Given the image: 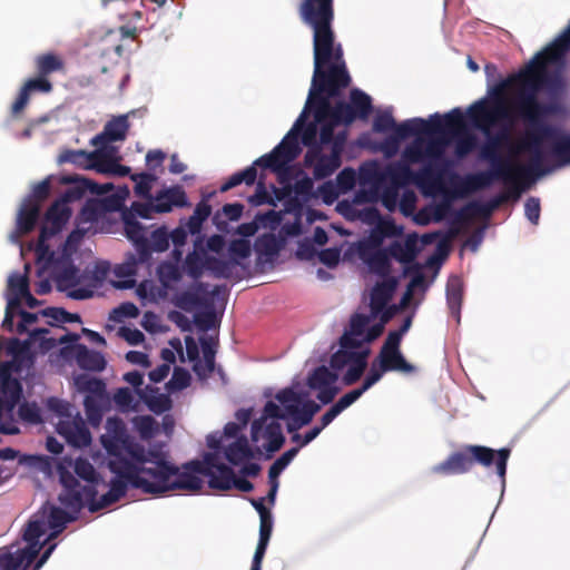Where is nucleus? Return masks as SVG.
Returning a JSON list of instances; mask_svg holds the SVG:
<instances>
[{"mask_svg":"<svg viewBox=\"0 0 570 570\" xmlns=\"http://www.w3.org/2000/svg\"><path fill=\"white\" fill-rule=\"evenodd\" d=\"M569 50L570 39L558 38L535 53L519 72L489 87L488 97L473 102L466 110L471 125L483 134H489L501 122L513 125L517 119H522L527 128L513 148L515 151H529V163L542 174L548 173L542 145L546 140L552 142L560 131L547 119L564 116L567 108L558 100L541 102L538 94L542 89L552 96L562 91L561 73L550 72L548 68H562Z\"/></svg>","mask_w":570,"mask_h":570,"instance_id":"nucleus-1","label":"nucleus"},{"mask_svg":"<svg viewBox=\"0 0 570 570\" xmlns=\"http://www.w3.org/2000/svg\"><path fill=\"white\" fill-rule=\"evenodd\" d=\"M298 14L313 31L314 73L307 107L314 106V118L320 122L331 118L345 126L367 119L373 110L372 99L361 89L350 91L348 102L331 104V98L340 96L351 83L342 45L335 42L334 0H301Z\"/></svg>","mask_w":570,"mask_h":570,"instance_id":"nucleus-2","label":"nucleus"},{"mask_svg":"<svg viewBox=\"0 0 570 570\" xmlns=\"http://www.w3.org/2000/svg\"><path fill=\"white\" fill-rule=\"evenodd\" d=\"M128 453L131 459L142 464L145 478H138L137 470L128 463L118 466L119 472L132 480V488L144 493L161 495L164 493L181 490L197 492L203 488V480L197 472L187 470L185 464L183 471L167 460V454L161 450H146L141 445H130Z\"/></svg>","mask_w":570,"mask_h":570,"instance_id":"nucleus-3","label":"nucleus"},{"mask_svg":"<svg viewBox=\"0 0 570 570\" xmlns=\"http://www.w3.org/2000/svg\"><path fill=\"white\" fill-rule=\"evenodd\" d=\"M314 110V106L307 107L305 104L304 110L296 119L292 129L285 135L282 141L269 153L263 155L254 161L252 166H248L244 170L233 174L219 188L222 193H225L240 184L250 186L255 183L257 177L256 166L261 168L271 169L274 173H281L284 170L289 163L295 160L301 154V147L298 136L301 135L302 144L308 149L314 147H321L317 142V122L313 121L305 124L307 111Z\"/></svg>","mask_w":570,"mask_h":570,"instance_id":"nucleus-4","label":"nucleus"},{"mask_svg":"<svg viewBox=\"0 0 570 570\" xmlns=\"http://www.w3.org/2000/svg\"><path fill=\"white\" fill-rule=\"evenodd\" d=\"M304 396L305 394L297 393L291 387L281 390L275 399L282 404L283 410L276 403L268 401L264 406V416L252 423V440L258 442L267 417L288 420L287 431L289 433L309 424L321 410V405L312 400L304 401Z\"/></svg>","mask_w":570,"mask_h":570,"instance_id":"nucleus-5","label":"nucleus"},{"mask_svg":"<svg viewBox=\"0 0 570 570\" xmlns=\"http://www.w3.org/2000/svg\"><path fill=\"white\" fill-rule=\"evenodd\" d=\"M510 455L509 448L493 450L484 445L466 444L452 452L443 462L435 464L432 472L443 476L456 475L470 472L476 463L484 468L494 463L497 474L504 484Z\"/></svg>","mask_w":570,"mask_h":570,"instance_id":"nucleus-6","label":"nucleus"},{"mask_svg":"<svg viewBox=\"0 0 570 570\" xmlns=\"http://www.w3.org/2000/svg\"><path fill=\"white\" fill-rule=\"evenodd\" d=\"M489 170L469 175L465 179L466 189L478 191L488 188L494 181H502L508 191L503 195L509 198L518 199L525 188V184L534 177L543 174L532 164L522 165L513 159H502L499 163L489 161Z\"/></svg>","mask_w":570,"mask_h":570,"instance_id":"nucleus-7","label":"nucleus"},{"mask_svg":"<svg viewBox=\"0 0 570 570\" xmlns=\"http://www.w3.org/2000/svg\"><path fill=\"white\" fill-rule=\"evenodd\" d=\"M464 128V116L455 108L444 116L434 114L429 120L423 118L407 119L396 127V132L387 137L382 149L387 156H393L399 148V142L410 136L423 137L433 134H459Z\"/></svg>","mask_w":570,"mask_h":570,"instance_id":"nucleus-8","label":"nucleus"},{"mask_svg":"<svg viewBox=\"0 0 570 570\" xmlns=\"http://www.w3.org/2000/svg\"><path fill=\"white\" fill-rule=\"evenodd\" d=\"M429 139L415 137V139L403 150V157L410 163H422L425 158H440L450 140L456 138L455 153L459 157L470 154L475 145V137L466 132V124L459 134H433L428 135Z\"/></svg>","mask_w":570,"mask_h":570,"instance_id":"nucleus-9","label":"nucleus"},{"mask_svg":"<svg viewBox=\"0 0 570 570\" xmlns=\"http://www.w3.org/2000/svg\"><path fill=\"white\" fill-rule=\"evenodd\" d=\"M45 533L41 521H29L23 530L22 538L28 543L14 552L9 550L0 551V570H26L38 557L42 544L40 537Z\"/></svg>","mask_w":570,"mask_h":570,"instance_id":"nucleus-10","label":"nucleus"},{"mask_svg":"<svg viewBox=\"0 0 570 570\" xmlns=\"http://www.w3.org/2000/svg\"><path fill=\"white\" fill-rule=\"evenodd\" d=\"M71 216V209L60 198L47 209L36 245L37 259L53 261L55 252L48 240L60 233Z\"/></svg>","mask_w":570,"mask_h":570,"instance_id":"nucleus-11","label":"nucleus"},{"mask_svg":"<svg viewBox=\"0 0 570 570\" xmlns=\"http://www.w3.org/2000/svg\"><path fill=\"white\" fill-rule=\"evenodd\" d=\"M128 463L135 470H137L138 478H145V473H142V464L138 463L136 460H128L127 458H111L108 463L109 470L116 474V478L111 479L109 483V491L102 494L99 499H91L89 511L97 512L99 510L106 509L111 504L119 501L127 492L128 487L132 488V480L128 476H125L121 472H119L118 466L121 463Z\"/></svg>","mask_w":570,"mask_h":570,"instance_id":"nucleus-12","label":"nucleus"},{"mask_svg":"<svg viewBox=\"0 0 570 570\" xmlns=\"http://www.w3.org/2000/svg\"><path fill=\"white\" fill-rule=\"evenodd\" d=\"M62 490L58 497L61 505L73 514H78L86 505L89 508L91 499L97 497L98 490L94 484H81L69 471H60Z\"/></svg>","mask_w":570,"mask_h":570,"instance_id":"nucleus-13","label":"nucleus"},{"mask_svg":"<svg viewBox=\"0 0 570 570\" xmlns=\"http://www.w3.org/2000/svg\"><path fill=\"white\" fill-rule=\"evenodd\" d=\"M498 126H501V129L497 134L491 135V131L484 134L487 140L480 148L481 159L499 163L502 159H512V157L529 154V151H515L513 148L517 139L513 140L511 137L512 125L501 122ZM490 130H492V128Z\"/></svg>","mask_w":570,"mask_h":570,"instance_id":"nucleus-14","label":"nucleus"},{"mask_svg":"<svg viewBox=\"0 0 570 570\" xmlns=\"http://www.w3.org/2000/svg\"><path fill=\"white\" fill-rule=\"evenodd\" d=\"M187 470L208 478V485L214 490L228 491L233 488L234 471L230 466L218 462L213 453H207L203 461L193 460L185 463Z\"/></svg>","mask_w":570,"mask_h":570,"instance_id":"nucleus-15","label":"nucleus"},{"mask_svg":"<svg viewBox=\"0 0 570 570\" xmlns=\"http://www.w3.org/2000/svg\"><path fill=\"white\" fill-rule=\"evenodd\" d=\"M343 151V138H338L331 149L330 155L322 153V147H314L307 149L304 156V165L313 167V175L315 179H324L340 168L342 160L341 155Z\"/></svg>","mask_w":570,"mask_h":570,"instance_id":"nucleus-16","label":"nucleus"},{"mask_svg":"<svg viewBox=\"0 0 570 570\" xmlns=\"http://www.w3.org/2000/svg\"><path fill=\"white\" fill-rule=\"evenodd\" d=\"M60 183L68 185L62 196L60 197L66 204H70L83 198L87 194L105 195L112 190V184H97L89 179L81 178L78 175H63Z\"/></svg>","mask_w":570,"mask_h":570,"instance_id":"nucleus-17","label":"nucleus"},{"mask_svg":"<svg viewBox=\"0 0 570 570\" xmlns=\"http://www.w3.org/2000/svg\"><path fill=\"white\" fill-rule=\"evenodd\" d=\"M402 158L404 161L390 165L386 168L385 176L389 178L390 185L400 188L411 181L425 185L434 179L435 175L431 165L424 166L421 170L414 173L410 167L412 163L407 161L403 156Z\"/></svg>","mask_w":570,"mask_h":570,"instance_id":"nucleus-18","label":"nucleus"},{"mask_svg":"<svg viewBox=\"0 0 570 570\" xmlns=\"http://www.w3.org/2000/svg\"><path fill=\"white\" fill-rule=\"evenodd\" d=\"M375 360L381 364L382 372L413 374L417 371L416 366L404 357L401 351V343L389 338H385Z\"/></svg>","mask_w":570,"mask_h":570,"instance_id":"nucleus-19","label":"nucleus"},{"mask_svg":"<svg viewBox=\"0 0 570 570\" xmlns=\"http://www.w3.org/2000/svg\"><path fill=\"white\" fill-rule=\"evenodd\" d=\"M22 397V385L14 380H7L0 383V433L3 434H16L18 428L12 421L4 423L2 421L3 412H7L10 416L14 407L19 404Z\"/></svg>","mask_w":570,"mask_h":570,"instance_id":"nucleus-20","label":"nucleus"},{"mask_svg":"<svg viewBox=\"0 0 570 570\" xmlns=\"http://www.w3.org/2000/svg\"><path fill=\"white\" fill-rule=\"evenodd\" d=\"M42 262L45 267H52L56 272L57 288L61 292H67L71 287L80 284L79 269L73 265L72 258L65 259L61 254H56L53 261L38 259Z\"/></svg>","mask_w":570,"mask_h":570,"instance_id":"nucleus-21","label":"nucleus"},{"mask_svg":"<svg viewBox=\"0 0 570 570\" xmlns=\"http://www.w3.org/2000/svg\"><path fill=\"white\" fill-rule=\"evenodd\" d=\"M122 220L125 235L134 244L138 261L148 263L150 261L148 228L140 224L132 214H122Z\"/></svg>","mask_w":570,"mask_h":570,"instance_id":"nucleus-22","label":"nucleus"},{"mask_svg":"<svg viewBox=\"0 0 570 570\" xmlns=\"http://www.w3.org/2000/svg\"><path fill=\"white\" fill-rule=\"evenodd\" d=\"M57 432L66 441L77 448L88 446L91 443V434L80 414L75 417L61 420L57 424Z\"/></svg>","mask_w":570,"mask_h":570,"instance_id":"nucleus-23","label":"nucleus"},{"mask_svg":"<svg viewBox=\"0 0 570 570\" xmlns=\"http://www.w3.org/2000/svg\"><path fill=\"white\" fill-rule=\"evenodd\" d=\"M207 288L208 285L206 283L197 282L188 289L177 293L173 298V303L185 312H191L197 307H212Z\"/></svg>","mask_w":570,"mask_h":570,"instance_id":"nucleus-24","label":"nucleus"},{"mask_svg":"<svg viewBox=\"0 0 570 570\" xmlns=\"http://www.w3.org/2000/svg\"><path fill=\"white\" fill-rule=\"evenodd\" d=\"M107 433L100 436V443L112 458H124L121 445L126 441V426L118 416L108 417L105 424Z\"/></svg>","mask_w":570,"mask_h":570,"instance_id":"nucleus-25","label":"nucleus"},{"mask_svg":"<svg viewBox=\"0 0 570 570\" xmlns=\"http://www.w3.org/2000/svg\"><path fill=\"white\" fill-rule=\"evenodd\" d=\"M51 90L52 83L46 77L37 73V77L28 79L20 89L17 99L11 106V114L13 116L21 114L29 104L32 92L48 94Z\"/></svg>","mask_w":570,"mask_h":570,"instance_id":"nucleus-26","label":"nucleus"},{"mask_svg":"<svg viewBox=\"0 0 570 570\" xmlns=\"http://www.w3.org/2000/svg\"><path fill=\"white\" fill-rule=\"evenodd\" d=\"M129 129L127 115H120L109 120L104 130L91 139L94 146H105L111 141H121L126 139Z\"/></svg>","mask_w":570,"mask_h":570,"instance_id":"nucleus-27","label":"nucleus"},{"mask_svg":"<svg viewBox=\"0 0 570 570\" xmlns=\"http://www.w3.org/2000/svg\"><path fill=\"white\" fill-rule=\"evenodd\" d=\"M507 200V195H499L497 198L491 200L489 206H483L478 203H469L454 213L452 225H459L462 227L476 216H489L493 209Z\"/></svg>","mask_w":570,"mask_h":570,"instance_id":"nucleus-28","label":"nucleus"},{"mask_svg":"<svg viewBox=\"0 0 570 570\" xmlns=\"http://www.w3.org/2000/svg\"><path fill=\"white\" fill-rule=\"evenodd\" d=\"M156 212L159 214L169 213L174 207L189 206L186 193L179 185L159 190L156 196Z\"/></svg>","mask_w":570,"mask_h":570,"instance_id":"nucleus-29","label":"nucleus"},{"mask_svg":"<svg viewBox=\"0 0 570 570\" xmlns=\"http://www.w3.org/2000/svg\"><path fill=\"white\" fill-rule=\"evenodd\" d=\"M397 282L394 277H389L375 284L371 291L370 308L373 316H377L391 301L396 288Z\"/></svg>","mask_w":570,"mask_h":570,"instance_id":"nucleus-30","label":"nucleus"},{"mask_svg":"<svg viewBox=\"0 0 570 570\" xmlns=\"http://www.w3.org/2000/svg\"><path fill=\"white\" fill-rule=\"evenodd\" d=\"M205 249L202 246V238L199 237L194 244V250L188 253L183 268L186 274L193 279H199L204 271L207 269V257Z\"/></svg>","mask_w":570,"mask_h":570,"instance_id":"nucleus-31","label":"nucleus"},{"mask_svg":"<svg viewBox=\"0 0 570 570\" xmlns=\"http://www.w3.org/2000/svg\"><path fill=\"white\" fill-rule=\"evenodd\" d=\"M370 323V317L365 314L356 313L350 320V330L346 331L340 338L342 347H360L362 344V336Z\"/></svg>","mask_w":570,"mask_h":570,"instance_id":"nucleus-32","label":"nucleus"},{"mask_svg":"<svg viewBox=\"0 0 570 570\" xmlns=\"http://www.w3.org/2000/svg\"><path fill=\"white\" fill-rule=\"evenodd\" d=\"M77 364L88 371L100 372L106 366L105 357L97 351L89 350L85 344H77L75 347Z\"/></svg>","mask_w":570,"mask_h":570,"instance_id":"nucleus-33","label":"nucleus"},{"mask_svg":"<svg viewBox=\"0 0 570 570\" xmlns=\"http://www.w3.org/2000/svg\"><path fill=\"white\" fill-rule=\"evenodd\" d=\"M40 215V205L36 202L27 200L20 208L17 217V232L20 235L29 234L33 230Z\"/></svg>","mask_w":570,"mask_h":570,"instance_id":"nucleus-34","label":"nucleus"},{"mask_svg":"<svg viewBox=\"0 0 570 570\" xmlns=\"http://www.w3.org/2000/svg\"><path fill=\"white\" fill-rule=\"evenodd\" d=\"M391 257L403 264L412 263L417 255L416 236H409L404 243L393 242L389 247Z\"/></svg>","mask_w":570,"mask_h":570,"instance_id":"nucleus-35","label":"nucleus"},{"mask_svg":"<svg viewBox=\"0 0 570 570\" xmlns=\"http://www.w3.org/2000/svg\"><path fill=\"white\" fill-rule=\"evenodd\" d=\"M463 299V283L462 279L454 275L451 276L446 284V303L451 314L460 321V312Z\"/></svg>","mask_w":570,"mask_h":570,"instance_id":"nucleus-36","label":"nucleus"},{"mask_svg":"<svg viewBox=\"0 0 570 570\" xmlns=\"http://www.w3.org/2000/svg\"><path fill=\"white\" fill-rule=\"evenodd\" d=\"M253 451L248 444L247 438L242 435L225 449V458L233 465H239L246 460L253 458Z\"/></svg>","mask_w":570,"mask_h":570,"instance_id":"nucleus-37","label":"nucleus"},{"mask_svg":"<svg viewBox=\"0 0 570 570\" xmlns=\"http://www.w3.org/2000/svg\"><path fill=\"white\" fill-rule=\"evenodd\" d=\"M35 66L38 75L48 77L49 75L65 69L63 59L53 52L38 55L35 59Z\"/></svg>","mask_w":570,"mask_h":570,"instance_id":"nucleus-38","label":"nucleus"},{"mask_svg":"<svg viewBox=\"0 0 570 570\" xmlns=\"http://www.w3.org/2000/svg\"><path fill=\"white\" fill-rule=\"evenodd\" d=\"M370 350L360 351L355 358L347 365L348 368L343 375V383L346 386L355 384L364 374L367 367Z\"/></svg>","mask_w":570,"mask_h":570,"instance_id":"nucleus-39","label":"nucleus"},{"mask_svg":"<svg viewBox=\"0 0 570 570\" xmlns=\"http://www.w3.org/2000/svg\"><path fill=\"white\" fill-rule=\"evenodd\" d=\"M550 155L558 166L570 165V135L559 131L550 145Z\"/></svg>","mask_w":570,"mask_h":570,"instance_id":"nucleus-40","label":"nucleus"},{"mask_svg":"<svg viewBox=\"0 0 570 570\" xmlns=\"http://www.w3.org/2000/svg\"><path fill=\"white\" fill-rule=\"evenodd\" d=\"M214 340L212 337H202L200 338V345L203 350V356H204V365L198 363L195 364L194 371L198 375H209L214 372L215 368V354L216 351L214 348Z\"/></svg>","mask_w":570,"mask_h":570,"instance_id":"nucleus-41","label":"nucleus"},{"mask_svg":"<svg viewBox=\"0 0 570 570\" xmlns=\"http://www.w3.org/2000/svg\"><path fill=\"white\" fill-rule=\"evenodd\" d=\"M261 433L263 434L262 436L267 440V443L264 445L267 452L274 453L278 451L285 442L282 425L276 421L266 425L264 424Z\"/></svg>","mask_w":570,"mask_h":570,"instance_id":"nucleus-42","label":"nucleus"},{"mask_svg":"<svg viewBox=\"0 0 570 570\" xmlns=\"http://www.w3.org/2000/svg\"><path fill=\"white\" fill-rule=\"evenodd\" d=\"M337 380V373L331 371L325 365H321L309 373L307 377V386L311 390H317L331 384H335Z\"/></svg>","mask_w":570,"mask_h":570,"instance_id":"nucleus-43","label":"nucleus"},{"mask_svg":"<svg viewBox=\"0 0 570 570\" xmlns=\"http://www.w3.org/2000/svg\"><path fill=\"white\" fill-rule=\"evenodd\" d=\"M88 169H95L100 174L112 171L114 160L111 153L105 149H96L89 153Z\"/></svg>","mask_w":570,"mask_h":570,"instance_id":"nucleus-44","label":"nucleus"},{"mask_svg":"<svg viewBox=\"0 0 570 570\" xmlns=\"http://www.w3.org/2000/svg\"><path fill=\"white\" fill-rule=\"evenodd\" d=\"M76 385L79 391L87 393L86 396L106 397V384L100 379L79 375Z\"/></svg>","mask_w":570,"mask_h":570,"instance_id":"nucleus-45","label":"nucleus"},{"mask_svg":"<svg viewBox=\"0 0 570 570\" xmlns=\"http://www.w3.org/2000/svg\"><path fill=\"white\" fill-rule=\"evenodd\" d=\"M105 399L106 397L85 396V412L92 428H98L102 421V402Z\"/></svg>","mask_w":570,"mask_h":570,"instance_id":"nucleus-46","label":"nucleus"},{"mask_svg":"<svg viewBox=\"0 0 570 570\" xmlns=\"http://www.w3.org/2000/svg\"><path fill=\"white\" fill-rule=\"evenodd\" d=\"M390 257L389 248L379 249L368 257L367 264L375 274L386 276L391 268Z\"/></svg>","mask_w":570,"mask_h":570,"instance_id":"nucleus-47","label":"nucleus"},{"mask_svg":"<svg viewBox=\"0 0 570 570\" xmlns=\"http://www.w3.org/2000/svg\"><path fill=\"white\" fill-rule=\"evenodd\" d=\"M238 264V261H225L215 256L207 257V271L216 278H228L232 275L233 267Z\"/></svg>","mask_w":570,"mask_h":570,"instance_id":"nucleus-48","label":"nucleus"},{"mask_svg":"<svg viewBox=\"0 0 570 570\" xmlns=\"http://www.w3.org/2000/svg\"><path fill=\"white\" fill-rule=\"evenodd\" d=\"M149 254L163 253L169 248V232L166 226L157 227L148 237Z\"/></svg>","mask_w":570,"mask_h":570,"instance_id":"nucleus-49","label":"nucleus"},{"mask_svg":"<svg viewBox=\"0 0 570 570\" xmlns=\"http://www.w3.org/2000/svg\"><path fill=\"white\" fill-rule=\"evenodd\" d=\"M148 409L155 414H163L169 411L173 406V402L169 395L157 393L151 395L140 394Z\"/></svg>","mask_w":570,"mask_h":570,"instance_id":"nucleus-50","label":"nucleus"},{"mask_svg":"<svg viewBox=\"0 0 570 570\" xmlns=\"http://www.w3.org/2000/svg\"><path fill=\"white\" fill-rule=\"evenodd\" d=\"M255 250L259 256L273 258L279 252V245L274 234H264L255 242Z\"/></svg>","mask_w":570,"mask_h":570,"instance_id":"nucleus-51","label":"nucleus"},{"mask_svg":"<svg viewBox=\"0 0 570 570\" xmlns=\"http://www.w3.org/2000/svg\"><path fill=\"white\" fill-rule=\"evenodd\" d=\"M75 473L87 482V484H94L97 488V484L100 481L99 474L96 472L94 465L87 460L82 458H78L75 462Z\"/></svg>","mask_w":570,"mask_h":570,"instance_id":"nucleus-52","label":"nucleus"},{"mask_svg":"<svg viewBox=\"0 0 570 570\" xmlns=\"http://www.w3.org/2000/svg\"><path fill=\"white\" fill-rule=\"evenodd\" d=\"M76 515L67 509L53 507L49 513V525L56 530V533L61 532L67 523L76 520Z\"/></svg>","mask_w":570,"mask_h":570,"instance_id":"nucleus-53","label":"nucleus"},{"mask_svg":"<svg viewBox=\"0 0 570 570\" xmlns=\"http://www.w3.org/2000/svg\"><path fill=\"white\" fill-rule=\"evenodd\" d=\"M108 209L106 200L90 198L81 208L80 216L85 222H95Z\"/></svg>","mask_w":570,"mask_h":570,"instance_id":"nucleus-54","label":"nucleus"},{"mask_svg":"<svg viewBox=\"0 0 570 570\" xmlns=\"http://www.w3.org/2000/svg\"><path fill=\"white\" fill-rule=\"evenodd\" d=\"M322 126H321V129H320V145L322 146H326V145H331V148L334 146V142L338 139V138H343V146L345 145V135L344 134H338L335 136L334 134V128L335 126L337 125H343V122H334L333 119L331 118H327L326 120L322 121L321 122Z\"/></svg>","mask_w":570,"mask_h":570,"instance_id":"nucleus-55","label":"nucleus"},{"mask_svg":"<svg viewBox=\"0 0 570 570\" xmlns=\"http://www.w3.org/2000/svg\"><path fill=\"white\" fill-rule=\"evenodd\" d=\"M158 275L161 284L168 287L170 283H177L181 279L183 273L176 263L165 262L158 267Z\"/></svg>","mask_w":570,"mask_h":570,"instance_id":"nucleus-56","label":"nucleus"},{"mask_svg":"<svg viewBox=\"0 0 570 570\" xmlns=\"http://www.w3.org/2000/svg\"><path fill=\"white\" fill-rule=\"evenodd\" d=\"M356 347H342L332 354L330 365L335 371H341L347 366L360 351H354Z\"/></svg>","mask_w":570,"mask_h":570,"instance_id":"nucleus-57","label":"nucleus"},{"mask_svg":"<svg viewBox=\"0 0 570 570\" xmlns=\"http://www.w3.org/2000/svg\"><path fill=\"white\" fill-rule=\"evenodd\" d=\"M299 448H292L284 452L275 462L271 465L268 470V479L269 480H278L279 474L284 469L292 462V460L297 455Z\"/></svg>","mask_w":570,"mask_h":570,"instance_id":"nucleus-58","label":"nucleus"},{"mask_svg":"<svg viewBox=\"0 0 570 570\" xmlns=\"http://www.w3.org/2000/svg\"><path fill=\"white\" fill-rule=\"evenodd\" d=\"M131 179L136 181L135 193L136 195L144 198H151V183L156 179V176L150 173H140L131 176Z\"/></svg>","mask_w":570,"mask_h":570,"instance_id":"nucleus-59","label":"nucleus"},{"mask_svg":"<svg viewBox=\"0 0 570 570\" xmlns=\"http://www.w3.org/2000/svg\"><path fill=\"white\" fill-rule=\"evenodd\" d=\"M41 314L46 317L52 318L57 323H80L81 317L79 314L67 312L62 307H48L41 311Z\"/></svg>","mask_w":570,"mask_h":570,"instance_id":"nucleus-60","label":"nucleus"},{"mask_svg":"<svg viewBox=\"0 0 570 570\" xmlns=\"http://www.w3.org/2000/svg\"><path fill=\"white\" fill-rule=\"evenodd\" d=\"M399 124H396L394 117L390 111H383L376 115L373 121V130L376 132H387L390 130H393V132H396V127Z\"/></svg>","mask_w":570,"mask_h":570,"instance_id":"nucleus-61","label":"nucleus"},{"mask_svg":"<svg viewBox=\"0 0 570 570\" xmlns=\"http://www.w3.org/2000/svg\"><path fill=\"white\" fill-rule=\"evenodd\" d=\"M8 289L13 296L22 297L29 292V279L26 275L13 274L8 279Z\"/></svg>","mask_w":570,"mask_h":570,"instance_id":"nucleus-62","label":"nucleus"},{"mask_svg":"<svg viewBox=\"0 0 570 570\" xmlns=\"http://www.w3.org/2000/svg\"><path fill=\"white\" fill-rule=\"evenodd\" d=\"M89 157V153L86 150H66L60 155L59 160L88 169Z\"/></svg>","mask_w":570,"mask_h":570,"instance_id":"nucleus-63","label":"nucleus"},{"mask_svg":"<svg viewBox=\"0 0 570 570\" xmlns=\"http://www.w3.org/2000/svg\"><path fill=\"white\" fill-rule=\"evenodd\" d=\"M230 261L245 259L250 255V244L247 239L238 238L230 242L228 246Z\"/></svg>","mask_w":570,"mask_h":570,"instance_id":"nucleus-64","label":"nucleus"}]
</instances>
